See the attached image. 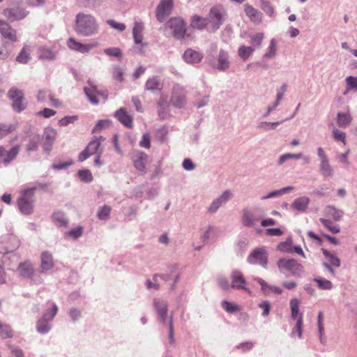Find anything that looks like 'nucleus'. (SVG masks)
Instances as JSON below:
<instances>
[{
  "mask_svg": "<svg viewBox=\"0 0 357 357\" xmlns=\"http://www.w3.org/2000/svg\"><path fill=\"white\" fill-rule=\"evenodd\" d=\"M74 29L78 35L89 37L98 32L99 24L92 15L79 13L76 15Z\"/></svg>",
  "mask_w": 357,
  "mask_h": 357,
  "instance_id": "nucleus-1",
  "label": "nucleus"
},
{
  "mask_svg": "<svg viewBox=\"0 0 357 357\" xmlns=\"http://www.w3.org/2000/svg\"><path fill=\"white\" fill-rule=\"evenodd\" d=\"M277 265L280 273H290L293 276H301L303 272V267L294 259L281 258Z\"/></svg>",
  "mask_w": 357,
  "mask_h": 357,
  "instance_id": "nucleus-2",
  "label": "nucleus"
},
{
  "mask_svg": "<svg viewBox=\"0 0 357 357\" xmlns=\"http://www.w3.org/2000/svg\"><path fill=\"white\" fill-rule=\"evenodd\" d=\"M105 138L102 136H94L87 146L79 153L78 160L83 162L93 154H102L103 147L102 146Z\"/></svg>",
  "mask_w": 357,
  "mask_h": 357,
  "instance_id": "nucleus-3",
  "label": "nucleus"
},
{
  "mask_svg": "<svg viewBox=\"0 0 357 357\" xmlns=\"http://www.w3.org/2000/svg\"><path fill=\"white\" fill-rule=\"evenodd\" d=\"M208 65L214 70L220 72L227 71L231 66V61L227 51L221 49L216 57L208 59Z\"/></svg>",
  "mask_w": 357,
  "mask_h": 357,
  "instance_id": "nucleus-4",
  "label": "nucleus"
},
{
  "mask_svg": "<svg viewBox=\"0 0 357 357\" xmlns=\"http://www.w3.org/2000/svg\"><path fill=\"white\" fill-rule=\"evenodd\" d=\"M226 15L225 9L221 5L212 7L207 18L208 25L213 31H216L223 23Z\"/></svg>",
  "mask_w": 357,
  "mask_h": 357,
  "instance_id": "nucleus-5",
  "label": "nucleus"
},
{
  "mask_svg": "<svg viewBox=\"0 0 357 357\" xmlns=\"http://www.w3.org/2000/svg\"><path fill=\"white\" fill-rule=\"evenodd\" d=\"M33 188L24 190L17 199L18 208L24 215H29L33 212Z\"/></svg>",
  "mask_w": 357,
  "mask_h": 357,
  "instance_id": "nucleus-6",
  "label": "nucleus"
},
{
  "mask_svg": "<svg viewBox=\"0 0 357 357\" xmlns=\"http://www.w3.org/2000/svg\"><path fill=\"white\" fill-rule=\"evenodd\" d=\"M317 156L319 159V172L324 178H331L334 175V169L330 165L328 157L322 147L317 149Z\"/></svg>",
  "mask_w": 357,
  "mask_h": 357,
  "instance_id": "nucleus-7",
  "label": "nucleus"
},
{
  "mask_svg": "<svg viewBox=\"0 0 357 357\" xmlns=\"http://www.w3.org/2000/svg\"><path fill=\"white\" fill-rule=\"evenodd\" d=\"M8 96L13 101V107L16 112H21L26 108V103L22 91L13 87L8 91Z\"/></svg>",
  "mask_w": 357,
  "mask_h": 357,
  "instance_id": "nucleus-8",
  "label": "nucleus"
},
{
  "mask_svg": "<svg viewBox=\"0 0 357 357\" xmlns=\"http://www.w3.org/2000/svg\"><path fill=\"white\" fill-rule=\"evenodd\" d=\"M250 264H258L266 268L268 264V255L264 248L260 247L254 249L247 258Z\"/></svg>",
  "mask_w": 357,
  "mask_h": 357,
  "instance_id": "nucleus-9",
  "label": "nucleus"
},
{
  "mask_svg": "<svg viewBox=\"0 0 357 357\" xmlns=\"http://www.w3.org/2000/svg\"><path fill=\"white\" fill-rule=\"evenodd\" d=\"M230 279L231 289L250 293V289L248 287V282L241 271L237 269L232 270L230 273Z\"/></svg>",
  "mask_w": 357,
  "mask_h": 357,
  "instance_id": "nucleus-10",
  "label": "nucleus"
},
{
  "mask_svg": "<svg viewBox=\"0 0 357 357\" xmlns=\"http://www.w3.org/2000/svg\"><path fill=\"white\" fill-rule=\"evenodd\" d=\"M20 245L17 236L7 234L0 238V252L2 254L11 252Z\"/></svg>",
  "mask_w": 357,
  "mask_h": 357,
  "instance_id": "nucleus-11",
  "label": "nucleus"
},
{
  "mask_svg": "<svg viewBox=\"0 0 357 357\" xmlns=\"http://www.w3.org/2000/svg\"><path fill=\"white\" fill-rule=\"evenodd\" d=\"M234 197V194L231 190H225L218 197L215 199L207 208L208 213L213 214L216 213L218 209L227 203Z\"/></svg>",
  "mask_w": 357,
  "mask_h": 357,
  "instance_id": "nucleus-12",
  "label": "nucleus"
},
{
  "mask_svg": "<svg viewBox=\"0 0 357 357\" xmlns=\"http://www.w3.org/2000/svg\"><path fill=\"white\" fill-rule=\"evenodd\" d=\"M173 8V0H161L155 10L157 20L162 22L168 17Z\"/></svg>",
  "mask_w": 357,
  "mask_h": 357,
  "instance_id": "nucleus-13",
  "label": "nucleus"
},
{
  "mask_svg": "<svg viewBox=\"0 0 357 357\" xmlns=\"http://www.w3.org/2000/svg\"><path fill=\"white\" fill-rule=\"evenodd\" d=\"M58 311V307L56 304H53L52 309L46 312L43 317L38 321L37 330L40 333H47L50 328L48 321L52 320L56 315Z\"/></svg>",
  "mask_w": 357,
  "mask_h": 357,
  "instance_id": "nucleus-14",
  "label": "nucleus"
},
{
  "mask_svg": "<svg viewBox=\"0 0 357 357\" xmlns=\"http://www.w3.org/2000/svg\"><path fill=\"white\" fill-rule=\"evenodd\" d=\"M67 46L73 51L86 54L89 53L93 47H96L97 43H82L71 37L67 41Z\"/></svg>",
  "mask_w": 357,
  "mask_h": 357,
  "instance_id": "nucleus-15",
  "label": "nucleus"
},
{
  "mask_svg": "<svg viewBox=\"0 0 357 357\" xmlns=\"http://www.w3.org/2000/svg\"><path fill=\"white\" fill-rule=\"evenodd\" d=\"M148 158L146 153L139 151H134L131 157L134 167L143 175L146 173V162Z\"/></svg>",
  "mask_w": 357,
  "mask_h": 357,
  "instance_id": "nucleus-16",
  "label": "nucleus"
},
{
  "mask_svg": "<svg viewBox=\"0 0 357 357\" xmlns=\"http://www.w3.org/2000/svg\"><path fill=\"white\" fill-rule=\"evenodd\" d=\"M57 132L55 129L52 128H47L45 129L42 137L43 147L45 151L50 153L52 150L53 144L56 138Z\"/></svg>",
  "mask_w": 357,
  "mask_h": 357,
  "instance_id": "nucleus-17",
  "label": "nucleus"
},
{
  "mask_svg": "<svg viewBox=\"0 0 357 357\" xmlns=\"http://www.w3.org/2000/svg\"><path fill=\"white\" fill-rule=\"evenodd\" d=\"M260 219V216L255 214L250 209L248 208L243 209L241 221L243 226L255 228Z\"/></svg>",
  "mask_w": 357,
  "mask_h": 357,
  "instance_id": "nucleus-18",
  "label": "nucleus"
},
{
  "mask_svg": "<svg viewBox=\"0 0 357 357\" xmlns=\"http://www.w3.org/2000/svg\"><path fill=\"white\" fill-rule=\"evenodd\" d=\"M20 150L19 145L12 147L8 151L0 146V162L7 165L10 163L18 155Z\"/></svg>",
  "mask_w": 357,
  "mask_h": 357,
  "instance_id": "nucleus-19",
  "label": "nucleus"
},
{
  "mask_svg": "<svg viewBox=\"0 0 357 357\" xmlns=\"http://www.w3.org/2000/svg\"><path fill=\"white\" fill-rule=\"evenodd\" d=\"M29 12L24 8L17 7L13 8H7L3 10V15L10 22L18 21L24 18Z\"/></svg>",
  "mask_w": 357,
  "mask_h": 357,
  "instance_id": "nucleus-20",
  "label": "nucleus"
},
{
  "mask_svg": "<svg viewBox=\"0 0 357 357\" xmlns=\"http://www.w3.org/2000/svg\"><path fill=\"white\" fill-rule=\"evenodd\" d=\"M0 33L1 36L11 42L17 41V31L8 23L0 20Z\"/></svg>",
  "mask_w": 357,
  "mask_h": 357,
  "instance_id": "nucleus-21",
  "label": "nucleus"
},
{
  "mask_svg": "<svg viewBox=\"0 0 357 357\" xmlns=\"http://www.w3.org/2000/svg\"><path fill=\"white\" fill-rule=\"evenodd\" d=\"M163 31L167 37L173 36L178 38V19L170 18L165 24Z\"/></svg>",
  "mask_w": 357,
  "mask_h": 357,
  "instance_id": "nucleus-22",
  "label": "nucleus"
},
{
  "mask_svg": "<svg viewBox=\"0 0 357 357\" xmlns=\"http://www.w3.org/2000/svg\"><path fill=\"white\" fill-rule=\"evenodd\" d=\"M84 92L90 102L94 105H97L99 102V96H102L105 99L107 97L106 92L99 91L95 86L85 87Z\"/></svg>",
  "mask_w": 357,
  "mask_h": 357,
  "instance_id": "nucleus-23",
  "label": "nucleus"
},
{
  "mask_svg": "<svg viewBox=\"0 0 357 357\" xmlns=\"http://www.w3.org/2000/svg\"><path fill=\"white\" fill-rule=\"evenodd\" d=\"M114 116L126 127L132 128L133 127L132 116L129 114L126 108L119 109L114 114Z\"/></svg>",
  "mask_w": 357,
  "mask_h": 357,
  "instance_id": "nucleus-24",
  "label": "nucleus"
},
{
  "mask_svg": "<svg viewBox=\"0 0 357 357\" xmlns=\"http://www.w3.org/2000/svg\"><path fill=\"white\" fill-rule=\"evenodd\" d=\"M183 58L188 63H198L202 60L203 54L199 52L188 49L184 52Z\"/></svg>",
  "mask_w": 357,
  "mask_h": 357,
  "instance_id": "nucleus-25",
  "label": "nucleus"
},
{
  "mask_svg": "<svg viewBox=\"0 0 357 357\" xmlns=\"http://www.w3.org/2000/svg\"><path fill=\"white\" fill-rule=\"evenodd\" d=\"M245 13L250 20L254 23H260L262 20V13L258 10L255 9L250 4H245Z\"/></svg>",
  "mask_w": 357,
  "mask_h": 357,
  "instance_id": "nucleus-26",
  "label": "nucleus"
},
{
  "mask_svg": "<svg viewBox=\"0 0 357 357\" xmlns=\"http://www.w3.org/2000/svg\"><path fill=\"white\" fill-rule=\"evenodd\" d=\"M17 270L20 275L24 278H31L33 276L35 273L33 264L30 261H25L20 263Z\"/></svg>",
  "mask_w": 357,
  "mask_h": 357,
  "instance_id": "nucleus-27",
  "label": "nucleus"
},
{
  "mask_svg": "<svg viewBox=\"0 0 357 357\" xmlns=\"http://www.w3.org/2000/svg\"><path fill=\"white\" fill-rule=\"evenodd\" d=\"M317 329L318 337L322 344H326L327 337L325 334L324 324V314L321 311L319 312L317 316Z\"/></svg>",
  "mask_w": 357,
  "mask_h": 357,
  "instance_id": "nucleus-28",
  "label": "nucleus"
},
{
  "mask_svg": "<svg viewBox=\"0 0 357 357\" xmlns=\"http://www.w3.org/2000/svg\"><path fill=\"white\" fill-rule=\"evenodd\" d=\"M54 266L53 257L52 254L47 251H44L41 254V264L40 268L42 271H47L50 270Z\"/></svg>",
  "mask_w": 357,
  "mask_h": 357,
  "instance_id": "nucleus-29",
  "label": "nucleus"
},
{
  "mask_svg": "<svg viewBox=\"0 0 357 357\" xmlns=\"http://www.w3.org/2000/svg\"><path fill=\"white\" fill-rule=\"evenodd\" d=\"M310 199L307 197H301L296 199L291 204V207L299 212H304L308 207Z\"/></svg>",
  "mask_w": 357,
  "mask_h": 357,
  "instance_id": "nucleus-30",
  "label": "nucleus"
},
{
  "mask_svg": "<svg viewBox=\"0 0 357 357\" xmlns=\"http://www.w3.org/2000/svg\"><path fill=\"white\" fill-rule=\"evenodd\" d=\"M153 305L161 320L165 321L167 312V305L166 303L160 299L156 298L153 301Z\"/></svg>",
  "mask_w": 357,
  "mask_h": 357,
  "instance_id": "nucleus-31",
  "label": "nucleus"
},
{
  "mask_svg": "<svg viewBox=\"0 0 357 357\" xmlns=\"http://www.w3.org/2000/svg\"><path fill=\"white\" fill-rule=\"evenodd\" d=\"M144 26L142 22H135L132 29V36L136 44H141L143 40L142 32Z\"/></svg>",
  "mask_w": 357,
  "mask_h": 357,
  "instance_id": "nucleus-32",
  "label": "nucleus"
},
{
  "mask_svg": "<svg viewBox=\"0 0 357 357\" xmlns=\"http://www.w3.org/2000/svg\"><path fill=\"white\" fill-rule=\"evenodd\" d=\"M303 314H301L300 317L296 320V323L295 326L292 328L290 337L291 338H295L296 336L298 339H302L303 337Z\"/></svg>",
  "mask_w": 357,
  "mask_h": 357,
  "instance_id": "nucleus-33",
  "label": "nucleus"
},
{
  "mask_svg": "<svg viewBox=\"0 0 357 357\" xmlns=\"http://www.w3.org/2000/svg\"><path fill=\"white\" fill-rule=\"evenodd\" d=\"M324 214L326 216L331 218L335 221H339L343 215V211L333 206H328L324 209Z\"/></svg>",
  "mask_w": 357,
  "mask_h": 357,
  "instance_id": "nucleus-34",
  "label": "nucleus"
},
{
  "mask_svg": "<svg viewBox=\"0 0 357 357\" xmlns=\"http://www.w3.org/2000/svg\"><path fill=\"white\" fill-rule=\"evenodd\" d=\"M278 54V44L275 38L270 40L266 53L263 55V59H272Z\"/></svg>",
  "mask_w": 357,
  "mask_h": 357,
  "instance_id": "nucleus-35",
  "label": "nucleus"
},
{
  "mask_svg": "<svg viewBox=\"0 0 357 357\" xmlns=\"http://www.w3.org/2000/svg\"><path fill=\"white\" fill-rule=\"evenodd\" d=\"M352 121L351 114L348 112L346 113L339 112L337 114V123L340 127L347 128Z\"/></svg>",
  "mask_w": 357,
  "mask_h": 357,
  "instance_id": "nucleus-36",
  "label": "nucleus"
},
{
  "mask_svg": "<svg viewBox=\"0 0 357 357\" xmlns=\"http://www.w3.org/2000/svg\"><path fill=\"white\" fill-rule=\"evenodd\" d=\"M249 43L251 45L250 47H254L255 50L261 47L262 41L264 38L263 33L259 32L250 35Z\"/></svg>",
  "mask_w": 357,
  "mask_h": 357,
  "instance_id": "nucleus-37",
  "label": "nucleus"
},
{
  "mask_svg": "<svg viewBox=\"0 0 357 357\" xmlns=\"http://www.w3.org/2000/svg\"><path fill=\"white\" fill-rule=\"evenodd\" d=\"M162 84L160 79L156 77L149 78L145 84V88L148 91H160L162 89Z\"/></svg>",
  "mask_w": 357,
  "mask_h": 357,
  "instance_id": "nucleus-38",
  "label": "nucleus"
},
{
  "mask_svg": "<svg viewBox=\"0 0 357 357\" xmlns=\"http://www.w3.org/2000/svg\"><path fill=\"white\" fill-rule=\"evenodd\" d=\"M294 189V188L293 186H287L281 189L269 192L266 195L262 197L261 199L265 200L268 199L278 197L292 191Z\"/></svg>",
  "mask_w": 357,
  "mask_h": 357,
  "instance_id": "nucleus-39",
  "label": "nucleus"
},
{
  "mask_svg": "<svg viewBox=\"0 0 357 357\" xmlns=\"http://www.w3.org/2000/svg\"><path fill=\"white\" fill-rule=\"evenodd\" d=\"M255 52L254 47L250 46L241 45L238 49V55L242 61H247Z\"/></svg>",
  "mask_w": 357,
  "mask_h": 357,
  "instance_id": "nucleus-40",
  "label": "nucleus"
},
{
  "mask_svg": "<svg viewBox=\"0 0 357 357\" xmlns=\"http://www.w3.org/2000/svg\"><path fill=\"white\" fill-rule=\"evenodd\" d=\"M346 89L344 95L347 94L349 91H355L357 93V77L348 76L345 78Z\"/></svg>",
  "mask_w": 357,
  "mask_h": 357,
  "instance_id": "nucleus-41",
  "label": "nucleus"
},
{
  "mask_svg": "<svg viewBox=\"0 0 357 357\" xmlns=\"http://www.w3.org/2000/svg\"><path fill=\"white\" fill-rule=\"evenodd\" d=\"M313 281L317 284V287L319 289L331 290L333 288V283L324 278L316 277L313 278Z\"/></svg>",
  "mask_w": 357,
  "mask_h": 357,
  "instance_id": "nucleus-42",
  "label": "nucleus"
},
{
  "mask_svg": "<svg viewBox=\"0 0 357 357\" xmlns=\"http://www.w3.org/2000/svg\"><path fill=\"white\" fill-rule=\"evenodd\" d=\"M291 309V317L293 319H298L301 313L299 312L300 301L298 298H292L289 303Z\"/></svg>",
  "mask_w": 357,
  "mask_h": 357,
  "instance_id": "nucleus-43",
  "label": "nucleus"
},
{
  "mask_svg": "<svg viewBox=\"0 0 357 357\" xmlns=\"http://www.w3.org/2000/svg\"><path fill=\"white\" fill-rule=\"evenodd\" d=\"M29 51L30 50L28 48V46L24 45L16 57V61L20 63H26L31 59Z\"/></svg>",
  "mask_w": 357,
  "mask_h": 357,
  "instance_id": "nucleus-44",
  "label": "nucleus"
},
{
  "mask_svg": "<svg viewBox=\"0 0 357 357\" xmlns=\"http://www.w3.org/2000/svg\"><path fill=\"white\" fill-rule=\"evenodd\" d=\"M192 26L198 29H202L208 25V20L206 18L201 17L195 15L192 20Z\"/></svg>",
  "mask_w": 357,
  "mask_h": 357,
  "instance_id": "nucleus-45",
  "label": "nucleus"
},
{
  "mask_svg": "<svg viewBox=\"0 0 357 357\" xmlns=\"http://www.w3.org/2000/svg\"><path fill=\"white\" fill-rule=\"evenodd\" d=\"M221 307L228 313H235L241 310L240 307L234 303L227 301H222L221 302Z\"/></svg>",
  "mask_w": 357,
  "mask_h": 357,
  "instance_id": "nucleus-46",
  "label": "nucleus"
},
{
  "mask_svg": "<svg viewBox=\"0 0 357 357\" xmlns=\"http://www.w3.org/2000/svg\"><path fill=\"white\" fill-rule=\"evenodd\" d=\"M13 335V333L10 326L0 321V338L3 340L11 338Z\"/></svg>",
  "mask_w": 357,
  "mask_h": 357,
  "instance_id": "nucleus-47",
  "label": "nucleus"
},
{
  "mask_svg": "<svg viewBox=\"0 0 357 357\" xmlns=\"http://www.w3.org/2000/svg\"><path fill=\"white\" fill-rule=\"evenodd\" d=\"M218 287L224 291H230L231 289V283L224 275H219L216 278Z\"/></svg>",
  "mask_w": 357,
  "mask_h": 357,
  "instance_id": "nucleus-48",
  "label": "nucleus"
},
{
  "mask_svg": "<svg viewBox=\"0 0 357 357\" xmlns=\"http://www.w3.org/2000/svg\"><path fill=\"white\" fill-rule=\"evenodd\" d=\"M319 221L323 225L327 228L331 232L337 234L340 231V229L337 225L334 224L332 221L326 218H320Z\"/></svg>",
  "mask_w": 357,
  "mask_h": 357,
  "instance_id": "nucleus-49",
  "label": "nucleus"
},
{
  "mask_svg": "<svg viewBox=\"0 0 357 357\" xmlns=\"http://www.w3.org/2000/svg\"><path fill=\"white\" fill-rule=\"evenodd\" d=\"M323 255L326 258L328 259L330 264H331L334 267L340 266V260L336 255L332 254L331 252L325 249L323 250Z\"/></svg>",
  "mask_w": 357,
  "mask_h": 357,
  "instance_id": "nucleus-50",
  "label": "nucleus"
},
{
  "mask_svg": "<svg viewBox=\"0 0 357 357\" xmlns=\"http://www.w3.org/2000/svg\"><path fill=\"white\" fill-rule=\"evenodd\" d=\"M278 249L284 253H292L293 252V246H292V241L291 239H288L285 241L281 242L278 245Z\"/></svg>",
  "mask_w": 357,
  "mask_h": 357,
  "instance_id": "nucleus-51",
  "label": "nucleus"
},
{
  "mask_svg": "<svg viewBox=\"0 0 357 357\" xmlns=\"http://www.w3.org/2000/svg\"><path fill=\"white\" fill-rule=\"evenodd\" d=\"M40 142V137L34 135L30 137L28 144L26 146V150L28 152L36 151Z\"/></svg>",
  "mask_w": 357,
  "mask_h": 357,
  "instance_id": "nucleus-52",
  "label": "nucleus"
},
{
  "mask_svg": "<svg viewBox=\"0 0 357 357\" xmlns=\"http://www.w3.org/2000/svg\"><path fill=\"white\" fill-rule=\"evenodd\" d=\"M284 121L275 122L262 121L258 125V128L264 130H275L278 126L282 123Z\"/></svg>",
  "mask_w": 357,
  "mask_h": 357,
  "instance_id": "nucleus-53",
  "label": "nucleus"
},
{
  "mask_svg": "<svg viewBox=\"0 0 357 357\" xmlns=\"http://www.w3.org/2000/svg\"><path fill=\"white\" fill-rule=\"evenodd\" d=\"M333 138L336 142H341L346 144V133L336 128L332 130Z\"/></svg>",
  "mask_w": 357,
  "mask_h": 357,
  "instance_id": "nucleus-54",
  "label": "nucleus"
},
{
  "mask_svg": "<svg viewBox=\"0 0 357 357\" xmlns=\"http://www.w3.org/2000/svg\"><path fill=\"white\" fill-rule=\"evenodd\" d=\"M261 9L266 13L268 16L273 17L275 15V9L271 3L266 0H261Z\"/></svg>",
  "mask_w": 357,
  "mask_h": 357,
  "instance_id": "nucleus-55",
  "label": "nucleus"
},
{
  "mask_svg": "<svg viewBox=\"0 0 357 357\" xmlns=\"http://www.w3.org/2000/svg\"><path fill=\"white\" fill-rule=\"evenodd\" d=\"M15 130L13 125H6L0 123V139H2Z\"/></svg>",
  "mask_w": 357,
  "mask_h": 357,
  "instance_id": "nucleus-56",
  "label": "nucleus"
},
{
  "mask_svg": "<svg viewBox=\"0 0 357 357\" xmlns=\"http://www.w3.org/2000/svg\"><path fill=\"white\" fill-rule=\"evenodd\" d=\"M111 207L105 205L101 207L98 212V217L100 220H107L109 217Z\"/></svg>",
  "mask_w": 357,
  "mask_h": 357,
  "instance_id": "nucleus-57",
  "label": "nucleus"
},
{
  "mask_svg": "<svg viewBox=\"0 0 357 357\" xmlns=\"http://www.w3.org/2000/svg\"><path fill=\"white\" fill-rule=\"evenodd\" d=\"M79 178L86 183L91 182L93 180L91 172L89 169H83L78 172Z\"/></svg>",
  "mask_w": 357,
  "mask_h": 357,
  "instance_id": "nucleus-58",
  "label": "nucleus"
},
{
  "mask_svg": "<svg viewBox=\"0 0 357 357\" xmlns=\"http://www.w3.org/2000/svg\"><path fill=\"white\" fill-rule=\"evenodd\" d=\"M104 52L109 56H114L117 58H121L122 56L121 50L119 47L106 48L104 50Z\"/></svg>",
  "mask_w": 357,
  "mask_h": 357,
  "instance_id": "nucleus-59",
  "label": "nucleus"
},
{
  "mask_svg": "<svg viewBox=\"0 0 357 357\" xmlns=\"http://www.w3.org/2000/svg\"><path fill=\"white\" fill-rule=\"evenodd\" d=\"M255 280L261 285V291L264 294H268L271 293L272 286L268 285L266 282L260 278H256Z\"/></svg>",
  "mask_w": 357,
  "mask_h": 357,
  "instance_id": "nucleus-60",
  "label": "nucleus"
},
{
  "mask_svg": "<svg viewBox=\"0 0 357 357\" xmlns=\"http://www.w3.org/2000/svg\"><path fill=\"white\" fill-rule=\"evenodd\" d=\"M107 24H109L112 28L119 31H123L126 29V25L123 23H119L114 20H107Z\"/></svg>",
  "mask_w": 357,
  "mask_h": 357,
  "instance_id": "nucleus-61",
  "label": "nucleus"
},
{
  "mask_svg": "<svg viewBox=\"0 0 357 357\" xmlns=\"http://www.w3.org/2000/svg\"><path fill=\"white\" fill-rule=\"evenodd\" d=\"M139 146L147 149L151 148V137L149 133H144L142 135Z\"/></svg>",
  "mask_w": 357,
  "mask_h": 357,
  "instance_id": "nucleus-62",
  "label": "nucleus"
},
{
  "mask_svg": "<svg viewBox=\"0 0 357 357\" xmlns=\"http://www.w3.org/2000/svg\"><path fill=\"white\" fill-rule=\"evenodd\" d=\"M259 307L263 310L261 315L263 317H267L270 313L271 303L268 301H264L259 304Z\"/></svg>",
  "mask_w": 357,
  "mask_h": 357,
  "instance_id": "nucleus-63",
  "label": "nucleus"
},
{
  "mask_svg": "<svg viewBox=\"0 0 357 357\" xmlns=\"http://www.w3.org/2000/svg\"><path fill=\"white\" fill-rule=\"evenodd\" d=\"M77 119V116H65L59 121V125L60 126H66L70 123H73Z\"/></svg>",
  "mask_w": 357,
  "mask_h": 357,
  "instance_id": "nucleus-64",
  "label": "nucleus"
}]
</instances>
